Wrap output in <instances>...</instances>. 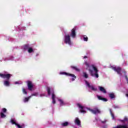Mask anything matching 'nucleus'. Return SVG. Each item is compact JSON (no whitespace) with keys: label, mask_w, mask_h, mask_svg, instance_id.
Masks as SVG:
<instances>
[{"label":"nucleus","mask_w":128,"mask_h":128,"mask_svg":"<svg viewBox=\"0 0 128 128\" xmlns=\"http://www.w3.org/2000/svg\"><path fill=\"white\" fill-rule=\"evenodd\" d=\"M72 70H76V72H80V70L76 66H70Z\"/></svg>","instance_id":"a211bd4d"},{"label":"nucleus","mask_w":128,"mask_h":128,"mask_svg":"<svg viewBox=\"0 0 128 128\" xmlns=\"http://www.w3.org/2000/svg\"><path fill=\"white\" fill-rule=\"evenodd\" d=\"M30 48V45L28 44H25L24 46V49L26 50H28Z\"/></svg>","instance_id":"5701e85b"},{"label":"nucleus","mask_w":128,"mask_h":128,"mask_svg":"<svg viewBox=\"0 0 128 128\" xmlns=\"http://www.w3.org/2000/svg\"><path fill=\"white\" fill-rule=\"evenodd\" d=\"M85 66H86V70H88L89 72V73L90 74V76H94V78H98V68L96 66H94V65L92 64L91 66L92 68H93L94 72L95 73H94V70L91 69H88L90 68V64L88 62L86 61L84 63Z\"/></svg>","instance_id":"f257e3e1"},{"label":"nucleus","mask_w":128,"mask_h":128,"mask_svg":"<svg viewBox=\"0 0 128 128\" xmlns=\"http://www.w3.org/2000/svg\"><path fill=\"white\" fill-rule=\"evenodd\" d=\"M79 108H80V112H83L84 114H86V110H84V107L80 105V104H77Z\"/></svg>","instance_id":"9d476101"},{"label":"nucleus","mask_w":128,"mask_h":128,"mask_svg":"<svg viewBox=\"0 0 128 128\" xmlns=\"http://www.w3.org/2000/svg\"><path fill=\"white\" fill-rule=\"evenodd\" d=\"M110 114L112 120H114V113H112Z\"/></svg>","instance_id":"473e14b6"},{"label":"nucleus","mask_w":128,"mask_h":128,"mask_svg":"<svg viewBox=\"0 0 128 128\" xmlns=\"http://www.w3.org/2000/svg\"><path fill=\"white\" fill-rule=\"evenodd\" d=\"M83 40L84 42H88V36H84L83 37Z\"/></svg>","instance_id":"a878e982"},{"label":"nucleus","mask_w":128,"mask_h":128,"mask_svg":"<svg viewBox=\"0 0 128 128\" xmlns=\"http://www.w3.org/2000/svg\"><path fill=\"white\" fill-rule=\"evenodd\" d=\"M85 82L87 86H88V88H91V90H94V92H96L97 90V88H95L94 87V86H90V83H88V81L86 80Z\"/></svg>","instance_id":"1a4fd4ad"},{"label":"nucleus","mask_w":128,"mask_h":128,"mask_svg":"<svg viewBox=\"0 0 128 128\" xmlns=\"http://www.w3.org/2000/svg\"><path fill=\"white\" fill-rule=\"evenodd\" d=\"M4 86H10V81L8 80L4 81Z\"/></svg>","instance_id":"6ab92c4d"},{"label":"nucleus","mask_w":128,"mask_h":128,"mask_svg":"<svg viewBox=\"0 0 128 128\" xmlns=\"http://www.w3.org/2000/svg\"><path fill=\"white\" fill-rule=\"evenodd\" d=\"M32 98V96H29L28 97H26L24 100L23 102H28V100H30V99Z\"/></svg>","instance_id":"f3484780"},{"label":"nucleus","mask_w":128,"mask_h":128,"mask_svg":"<svg viewBox=\"0 0 128 128\" xmlns=\"http://www.w3.org/2000/svg\"><path fill=\"white\" fill-rule=\"evenodd\" d=\"M112 69H113L114 72H117L118 74H120V76H122V68L120 66H113L112 67Z\"/></svg>","instance_id":"20e7f679"},{"label":"nucleus","mask_w":128,"mask_h":128,"mask_svg":"<svg viewBox=\"0 0 128 128\" xmlns=\"http://www.w3.org/2000/svg\"><path fill=\"white\" fill-rule=\"evenodd\" d=\"M10 122L12 124H15V126H16L18 128H20V125L16 123L14 120H11Z\"/></svg>","instance_id":"f8f14e48"},{"label":"nucleus","mask_w":128,"mask_h":128,"mask_svg":"<svg viewBox=\"0 0 128 128\" xmlns=\"http://www.w3.org/2000/svg\"><path fill=\"white\" fill-rule=\"evenodd\" d=\"M58 100V102H60V106H64V104H66L64 103V100H62L59 99Z\"/></svg>","instance_id":"aec40b11"},{"label":"nucleus","mask_w":128,"mask_h":128,"mask_svg":"<svg viewBox=\"0 0 128 128\" xmlns=\"http://www.w3.org/2000/svg\"><path fill=\"white\" fill-rule=\"evenodd\" d=\"M2 112H6V108H3L2 109Z\"/></svg>","instance_id":"2f4dec72"},{"label":"nucleus","mask_w":128,"mask_h":128,"mask_svg":"<svg viewBox=\"0 0 128 128\" xmlns=\"http://www.w3.org/2000/svg\"><path fill=\"white\" fill-rule=\"evenodd\" d=\"M98 88L100 90V92H103L104 94H106V90L102 86H99Z\"/></svg>","instance_id":"4468645a"},{"label":"nucleus","mask_w":128,"mask_h":128,"mask_svg":"<svg viewBox=\"0 0 128 128\" xmlns=\"http://www.w3.org/2000/svg\"><path fill=\"white\" fill-rule=\"evenodd\" d=\"M109 97L110 98H116V95L114 94V93L112 92L108 94Z\"/></svg>","instance_id":"dca6fc26"},{"label":"nucleus","mask_w":128,"mask_h":128,"mask_svg":"<svg viewBox=\"0 0 128 128\" xmlns=\"http://www.w3.org/2000/svg\"><path fill=\"white\" fill-rule=\"evenodd\" d=\"M128 118L124 117V120H120V122H122V124H124V122H128Z\"/></svg>","instance_id":"412c9836"},{"label":"nucleus","mask_w":128,"mask_h":128,"mask_svg":"<svg viewBox=\"0 0 128 128\" xmlns=\"http://www.w3.org/2000/svg\"><path fill=\"white\" fill-rule=\"evenodd\" d=\"M84 58H88V56H84Z\"/></svg>","instance_id":"58836bf2"},{"label":"nucleus","mask_w":128,"mask_h":128,"mask_svg":"<svg viewBox=\"0 0 128 128\" xmlns=\"http://www.w3.org/2000/svg\"><path fill=\"white\" fill-rule=\"evenodd\" d=\"M64 42L65 44H68L69 46H72V43L70 40V36L69 34L66 35L64 36Z\"/></svg>","instance_id":"f03ea898"},{"label":"nucleus","mask_w":128,"mask_h":128,"mask_svg":"<svg viewBox=\"0 0 128 128\" xmlns=\"http://www.w3.org/2000/svg\"><path fill=\"white\" fill-rule=\"evenodd\" d=\"M74 122L76 124L77 126H82V124H80V120L78 119V118H76L74 120Z\"/></svg>","instance_id":"9b49d317"},{"label":"nucleus","mask_w":128,"mask_h":128,"mask_svg":"<svg viewBox=\"0 0 128 128\" xmlns=\"http://www.w3.org/2000/svg\"><path fill=\"white\" fill-rule=\"evenodd\" d=\"M76 28H73L71 30V34H70V36L72 38H74L76 36Z\"/></svg>","instance_id":"6e6552de"},{"label":"nucleus","mask_w":128,"mask_h":128,"mask_svg":"<svg viewBox=\"0 0 128 128\" xmlns=\"http://www.w3.org/2000/svg\"><path fill=\"white\" fill-rule=\"evenodd\" d=\"M83 76L85 78H88V74H86V72H84Z\"/></svg>","instance_id":"b1692460"},{"label":"nucleus","mask_w":128,"mask_h":128,"mask_svg":"<svg viewBox=\"0 0 128 128\" xmlns=\"http://www.w3.org/2000/svg\"><path fill=\"white\" fill-rule=\"evenodd\" d=\"M126 96H127V98H128V93L126 94Z\"/></svg>","instance_id":"ea45409f"},{"label":"nucleus","mask_w":128,"mask_h":128,"mask_svg":"<svg viewBox=\"0 0 128 128\" xmlns=\"http://www.w3.org/2000/svg\"><path fill=\"white\" fill-rule=\"evenodd\" d=\"M20 128H24V124H22L21 126H20Z\"/></svg>","instance_id":"c9c22d12"},{"label":"nucleus","mask_w":128,"mask_h":128,"mask_svg":"<svg viewBox=\"0 0 128 128\" xmlns=\"http://www.w3.org/2000/svg\"><path fill=\"white\" fill-rule=\"evenodd\" d=\"M97 98L100 100H102L103 102H108V100L106 99V98H104L102 96H97Z\"/></svg>","instance_id":"ddd939ff"},{"label":"nucleus","mask_w":128,"mask_h":128,"mask_svg":"<svg viewBox=\"0 0 128 128\" xmlns=\"http://www.w3.org/2000/svg\"><path fill=\"white\" fill-rule=\"evenodd\" d=\"M102 124H106V120L102 121Z\"/></svg>","instance_id":"e433bc0d"},{"label":"nucleus","mask_w":128,"mask_h":128,"mask_svg":"<svg viewBox=\"0 0 128 128\" xmlns=\"http://www.w3.org/2000/svg\"><path fill=\"white\" fill-rule=\"evenodd\" d=\"M52 100L55 99L56 98V95L54 94V93L52 94Z\"/></svg>","instance_id":"7c9ffc66"},{"label":"nucleus","mask_w":128,"mask_h":128,"mask_svg":"<svg viewBox=\"0 0 128 128\" xmlns=\"http://www.w3.org/2000/svg\"><path fill=\"white\" fill-rule=\"evenodd\" d=\"M90 110L94 114H100V110L98 107H95L94 108V109H90Z\"/></svg>","instance_id":"423d86ee"},{"label":"nucleus","mask_w":128,"mask_h":128,"mask_svg":"<svg viewBox=\"0 0 128 128\" xmlns=\"http://www.w3.org/2000/svg\"><path fill=\"white\" fill-rule=\"evenodd\" d=\"M32 96H38V93H34L31 94V98Z\"/></svg>","instance_id":"c756f323"},{"label":"nucleus","mask_w":128,"mask_h":128,"mask_svg":"<svg viewBox=\"0 0 128 128\" xmlns=\"http://www.w3.org/2000/svg\"><path fill=\"white\" fill-rule=\"evenodd\" d=\"M12 74H3L2 73H0V77L2 78H6L8 80L10 78V77L12 76Z\"/></svg>","instance_id":"39448f33"},{"label":"nucleus","mask_w":128,"mask_h":128,"mask_svg":"<svg viewBox=\"0 0 128 128\" xmlns=\"http://www.w3.org/2000/svg\"><path fill=\"white\" fill-rule=\"evenodd\" d=\"M110 114H112V109H110Z\"/></svg>","instance_id":"4c0bfd02"},{"label":"nucleus","mask_w":128,"mask_h":128,"mask_svg":"<svg viewBox=\"0 0 128 128\" xmlns=\"http://www.w3.org/2000/svg\"><path fill=\"white\" fill-rule=\"evenodd\" d=\"M113 128H128V126L126 125H118L115 127H114Z\"/></svg>","instance_id":"2eb2a0df"},{"label":"nucleus","mask_w":128,"mask_h":128,"mask_svg":"<svg viewBox=\"0 0 128 128\" xmlns=\"http://www.w3.org/2000/svg\"><path fill=\"white\" fill-rule=\"evenodd\" d=\"M124 72V74H126V72Z\"/></svg>","instance_id":"79ce46f5"},{"label":"nucleus","mask_w":128,"mask_h":128,"mask_svg":"<svg viewBox=\"0 0 128 128\" xmlns=\"http://www.w3.org/2000/svg\"><path fill=\"white\" fill-rule=\"evenodd\" d=\"M60 74H65L66 76H72V78H72V82H74V80H76V76H74V74H70L66 72H60Z\"/></svg>","instance_id":"7ed1b4c3"},{"label":"nucleus","mask_w":128,"mask_h":128,"mask_svg":"<svg viewBox=\"0 0 128 128\" xmlns=\"http://www.w3.org/2000/svg\"><path fill=\"white\" fill-rule=\"evenodd\" d=\"M27 86L28 88V90L32 92V88H34V85L32 84V81H28L27 82Z\"/></svg>","instance_id":"0eeeda50"},{"label":"nucleus","mask_w":128,"mask_h":128,"mask_svg":"<svg viewBox=\"0 0 128 128\" xmlns=\"http://www.w3.org/2000/svg\"><path fill=\"white\" fill-rule=\"evenodd\" d=\"M56 99H52V104H56Z\"/></svg>","instance_id":"72a5a7b5"},{"label":"nucleus","mask_w":128,"mask_h":128,"mask_svg":"<svg viewBox=\"0 0 128 128\" xmlns=\"http://www.w3.org/2000/svg\"><path fill=\"white\" fill-rule=\"evenodd\" d=\"M34 52V49H32V48L29 47V48H28V52L31 54V52Z\"/></svg>","instance_id":"cd10ccee"},{"label":"nucleus","mask_w":128,"mask_h":128,"mask_svg":"<svg viewBox=\"0 0 128 128\" xmlns=\"http://www.w3.org/2000/svg\"><path fill=\"white\" fill-rule=\"evenodd\" d=\"M36 56H38V54H36Z\"/></svg>","instance_id":"a19ab883"},{"label":"nucleus","mask_w":128,"mask_h":128,"mask_svg":"<svg viewBox=\"0 0 128 128\" xmlns=\"http://www.w3.org/2000/svg\"><path fill=\"white\" fill-rule=\"evenodd\" d=\"M47 92L48 96H50V87H47Z\"/></svg>","instance_id":"393cba45"},{"label":"nucleus","mask_w":128,"mask_h":128,"mask_svg":"<svg viewBox=\"0 0 128 128\" xmlns=\"http://www.w3.org/2000/svg\"><path fill=\"white\" fill-rule=\"evenodd\" d=\"M0 116L2 118H6V114H4L2 112L0 113Z\"/></svg>","instance_id":"c85d7f7f"},{"label":"nucleus","mask_w":128,"mask_h":128,"mask_svg":"<svg viewBox=\"0 0 128 128\" xmlns=\"http://www.w3.org/2000/svg\"><path fill=\"white\" fill-rule=\"evenodd\" d=\"M22 92L24 94H28V92L26 90V88H22Z\"/></svg>","instance_id":"bb28decb"},{"label":"nucleus","mask_w":128,"mask_h":128,"mask_svg":"<svg viewBox=\"0 0 128 128\" xmlns=\"http://www.w3.org/2000/svg\"><path fill=\"white\" fill-rule=\"evenodd\" d=\"M125 78H126V80H127V82H128V76L125 75Z\"/></svg>","instance_id":"f704fd0d"},{"label":"nucleus","mask_w":128,"mask_h":128,"mask_svg":"<svg viewBox=\"0 0 128 128\" xmlns=\"http://www.w3.org/2000/svg\"><path fill=\"white\" fill-rule=\"evenodd\" d=\"M61 126H68V122H64L61 124Z\"/></svg>","instance_id":"4be33fe9"}]
</instances>
